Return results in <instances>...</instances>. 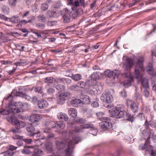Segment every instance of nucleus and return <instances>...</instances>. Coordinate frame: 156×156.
I'll use <instances>...</instances> for the list:
<instances>
[{"mask_svg": "<svg viewBox=\"0 0 156 156\" xmlns=\"http://www.w3.org/2000/svg\"><path fill=\"white\" fill-rule=\"evenodd\" d=\"M81 140V139L80 137H77L70 140L68 139L66 143H65L61 139H57L55 140V144L57 149L60 150L63 149L66 144L67 145V148L65 150V156H72L73 148H74L73 145L78 143Z\"/></svg>", "mask_w": 156, "mask_h": 156, "instance_id": "obj_1", "label": "nucleus"}, {"mask_svg": "<svg viewBox=\"0 0 156 156\" xmlns=\"http://www.w3.org/2000/svg\"><path fill=\"white\" fill-rule=\"evenodd\" d=\"M144 58L143 57H140L138 59L136 63V65L135 69V73L136 78L139 80H142V84L143 87L146 89L149 88L148 81L146 78L143 79L142 75L140 73V70L142 71L144 70V68L143 65Z\"/></svg>", "mask_w": 156, "mask_h": 156, "instance_id": "obj_2", "label": "nucleus"}, {"mask_svg": "<svg viewBox=\"0 0 156 156\" xmlns=\"http://www.w3.org/2000/svg\"><path fill=\"white\" fill-rule=\"evenodd\" d=\"M133 64V60L130 58L127 59L126 62L124 64L123 67L125 72L124 73V76L125 77V80L123 83V86L126 88H128L132 85V82L133 81L132 76L129 72L130 69Z\"/></svg>", "mask_w": 156, "mask_h": 156, "instance_id": "obj_3", "label": "nucleus"}, {"mask_svg": "<svg viewBox=\"0 0 156 156\" xmlns=\"http://www.w3.org/2000/svg\"><path fill=\"white\" fill-rule=\"evenodd\" d=\"M44 126L45 127L47 126V127L44 129V133H48L47 137L48 139L54 138H55V135L53 133L50 132V130L51 129L57 128L58 130H56L55 131L59 133H61L62 131L59 129H63L65 127V125L62 122L58 124H56L53 122H48L44 124Z\"/></svg>", "mask_w": 156, "mask_h": 156, "instance_id": "obj_4", "label": "nucleus"}, {"mask_svg": "<svg viewBox=\"0 0 156 156\" xmlns=\"http://www.w3.org/2000/svg\"><path fill=\"white\" fill-rule=\"evenodd\" d=\"M89 128H94V126L91 124H85L80 127L76 126L74 124L71 123L68 127V129L69 130V135H71L74 133L81 132L83 129Z\"/></svg>", "mask_w": 156, "mask_h": 156, "instance_id": "obj_5", "label": "nucleus"}, {"mask_svg": "<svg viewBox=\"0 0 156 156\" xmlns=\"http://www.w3.org/2000/svg\"><path fill=\"white\" fill-rule=\"evenodd\" d=\"M7 121L12 125H15V128L21 129L25 127L27 125V122H25L20 121L18 119L14 118L12 116H9L6 118Z\"/></svg>", "mask_w": 156, "mask_h": 156, "instance_id": "obj_6", "label": "nucleus"}, {"mask_svg": "<svg viewBox=\"0 0 156 156\" xmlns=\"http://www.w3.org/2000/svg\"><path fill=\"white\" fill-rule=\"evenodd\" d=\"M20 96L25 98L26 96V95L25 93H23L22 92H18L16 90H12L11 93L7 97L4 98L5 100H7L8 99H10L9 102L7 107L9 108L10 109H12L11 107L13 106V98L14 96Z\"/></svg>", "mask_w": 156, "mask_h": 156, "instance_id": "obj_7", "label": "nucleus"}, {"mask_svg": "<svg viewBox=\"0 0 156 156\" xmlns=\"http://www.w3.org/2000/svg\"><path fill=\"white\" fill-rule=\"evenodd\" d=\"M139 149L141 150H145L146 151L148 152L151 153L152 156H156V151H153L152 147L150 145V142L148 140H146L144 144H141L139 147Z\"/></svg>", "mask_w": 156, "mask_h": 156, "instance_id": "obj_8", "label": "nucleus"}, {"mask_svg": "<svg viewBox=\"0 0 156 156\" xmlns=\"http://www.w3.org/2000/svg\"><path fill=\"white\" fill-rule=\"evenodd\" d=\"M126 112L124 110H122L119 107H116L111 112L112 117L115 116L117 119L123 118L126 115Z\"/></svg>", "mask_w": 156, "mask_h": 156, "instance_id": "obj_9", "label": "nucleus"}, {"mask_svg": "<svg viewBox=\"0 0 156 156\" xmlns=\"http://www.w3.org/2000/svg\"><path fill=\"white\" fill-rule=\"evenodd\" d=\"M72 95L71 93L68 92L60 93L58 96L57 103L61 105L63 104L66 99H68L71 97Z\"/></svg>", "mask_w": 156, "mask_h": 156, "instance_id": "obj_10", "label": "nucleus"}, {"mask_svg": "<svg viewBox=\"0 0 156 156\" xmlns=\"http://www.w3.org/2000/svg\"><path fill=\"white\" fill-rule=\"evenodd\" d=\"M120 72L117 70H115L111 72L110 70H107L104 72V74L106 76L111 79V80L113 81L115 78H118Z\"/></svg>", "mask_w": 156, "mask_h": 156, "instance_id": "obj_11", "label": "nucleus"}, {"mask_svg": "<svg viewBox=\"0 0 156 156\" xmlns=\"http://www.w3.org/2000/svg\"><path fill=\"white\" fill-rule=\"evenodd\" d=\"M72 10L70 12V10L66 9V12L69 14V16L71 18L75 19L77 16L80 14L81 9H77L75 7H73L72 8Z\"/></svg>", "mask_w": 156, "mask_h": 156, "instance_id": "obj_12", "label": "nucleus"}, {"mask_svg": "<svg viewBox=\"0 0 156 156\" xmlns=\"http://www.w3.org/2000/svg\"><path fill=\"white\" fill-rule=\"evenodd\" d=\"M128 106L130 105V108L131 110L134 113L137 112L138 111V104L134 102H132L131 101L127 100L126 103Z\"/></svg>", "mask_w": 156, "mask_h": 156, "instance_id": "obj_13", "label": "nucleus"}, {"mask_svg": "<svg viewBox=\"0 0 156 156\" xmlns=\"http://www.w3.org/2000/svg\"><path fill=\"white\" fill-rule=\"evenodd\" d=\"M101 100L105 103L110 104L112 101V96L108 93H103L101 97Z\"/></svg>", "mask_w": 156, "mask_h": 156, "instance_id": "obj_14", "label": "nucleus"}, {"mask_svg": "<svg viewBox=\"0 0 156 156\" xmlns=\"http://www.w3.org/2000/svg\"><path fill=\"white\" fill-rule=\"evenodd\" d=\"M41 118L40 115L38 114L31 115L30 116L29 120L33 123L38 122Z\"/></svg>", "mask_w": 156, "mask_h": 156, "instance_id": "obj_15", "label": "nucleus"}, {"mask_svg": "<svg viewBox=\"0 0 156 156\" xmlns=\"http://www.w3.org/2000/svg\"><path fill=\"white\" fill-rule=\"evenodd\" d=\"M35 150V148L33 146L25 147L22 150V152L24 154H30L34 152Z\"/></svg>", "mask_w": 156, "mask_h": 156, "instance_id": "obj_16", "label": "nucleus"}, {"mask_svg": "<svg viewBox=\"0 0 156 156\" xmlns=\"http://www.w3.org/2000/svg\"><path fill=\"white\" fill-rule=\"evenodd\" d=\"M48 105V103L44 99L39 100L37 102V106L41 109L46 108Z\"/></svg>", "mask_w": 156, "mask_h": 156, "instance_id": "obj_17", "label": "nucleus"}, {"mask_svg": "<svg viewBox=\"0 0 156 156\" xmlns=\"http://www.w3.org/2000/svg\"><path fill=\"white\" fill-rule=\"evenodd\" d=\"M68 114L71 117L75 118L77 116V112L75 108H71L68 110Z\"/></svg>", "mask_w": 156, "mask_h": 156, "instance_id": "obj_18", "label": "nucleus"}, {"mask_svg": "<svg viewBox=\"0 0 156 156\" xmlns=\"http://www.w3.org/2000/svg\"><path fill=\"white\" fill-rule=\"evenodd\" d=\"M97 81L95 80L90 77V79L86 81V83L89 87H96Z\"/></svg>", "mask_w": 156, "mask_h": 156, "instance_id": "obj_19", "label": "nucleus"}, {"mask_svg": "<svg viewBox=\"0 0 156 156\" xmlns=\"http://www.w3.org/2000/svg\"><path fill=\"white\" fill-rule=\"evenodd\" d=\"M141 134L142 136L144 137V138L147 139L146 140H148L149 142H150V136L151 135V133L149 131H147L144 130L142 131Z\"/></svg>", "mask_w": 156, "mask_h": 156, "instance_id": "obj_20", "label": "nucleus"}, {"mask_svg": "<svg viewBox=\"0 0 156 156\" xmlns=\"http://www.w3.org/2000/svg\"><path fill=\"white\" fill-rule=\"evenodd\" d=\"M26 129L27 131L32 134L35 131V128L33 126L32 123H29L27 122L26 126Z\"/></svg>", "mask_w": 156, "mask_h": 156, "instance_id": "obj_21", "label": "nucleus"}, {"mask_svg": "<svg viewBox=\"0 0 156 156\" xmlns=\"http://www.w3.org/2000/svg\"><path fill=\"white\" fill-rule=\"evenodd\" d=\"M11 113V109L9 110L6 109H5L3 110L0 111V114L2 115H7L6 117V119L7 117H9V116H12L13 117V116L12 115H10V114Z\"/></svg>", "mask_w": 156, "mask_h": 156, "instance_id": "obj_22", "label": "nucleus"}, {"mask_svg": "<svg viewBox=\"0 0 156 156\" xmlns=\"http://www.w3.org/2000/svg\"><path fill=\"white\" fill-rule=\"evenodd\" d=\"M57 116L58 119L62 121H67L69 119L67 115L62 113H58Z\"/></svg>", "mask_w": 156, "mask_h": 156, "instance_id": "obj_23", "label": "nucleus"}, {"mask_svg": "<svg viewBox=\"0 0 156 156\" xmlns=\"http://www.w3.org/2000/svg\"><path fill=\"white\" fill-rule=\"evenodd\" d=\"M44 150L47 153L51 152L53 151V148L52 145L48 143L45 144Z\"/></svg>", "mask_w": 156, "mask_h": 156, "instance_id": "obj_24", "label": "nucleus"}, {"mask_svg": "<svg viewBox=\"0 0 156 156\" xmlns=\"http://www.w3.org/2000/svg\"><path fill=\"white\" fill-rule=\"evenodd\" d=\"M15 153V152L10 150H7L3 152L2 153L0 154L1 156H12Z\"/></svg>", "mask_w": 156, "mask_h": 156, "instance_id": "obj_25", "label": "nucleus"}, {"mask_svg": "<svg viewBox=\"0 0 156 156\" xmlns=\"http://www.w3.org/2000/svg\"><path fill=\"white\" fill-rule=\"evenodd\" d=\"M110 123L108 121H104L100 123L99 125L101 128L107 129L109 126Z\"/></svg>", "mask_w": 156, "mask_h": 156, "instance_id": "obj_26", "label": "nucleus"}, {"mask_svg": "<svg viewBox=\"0 0 156 156\" xmlns=\"http://www.w3.org/2000/svg\"><path fill=\"white\" fill-rule=\"evenodd\" d=\"M9 19V21L14 23H18L20 20L19 16H13Z\"/></svg>", "mask_w": 156, "mask_h": 156, "instance_id": "obj_27", "label": "nucleus"}, {"mask_svg": "<svg viewBox=\"0 0 156 156\" xmlns=\"http://www.w3.org/2000/svg\"><path fill=\"white\" fill-rule=\"evenodd\" d=\"M81 100L75 99L71 101V104L73 107H77L78 104L81 103Z\"/></svg>", "mask_w": 156, "mask_h": 156, "instance_id": "obj_28", "label": "nucleus"}, {"mask_svg": "<svg viewBox=\"0 0 156 156\" xmlns=\"http://www.w3.org/2000/svg\"><path fill=\"white\" fill-rule=\"evenodd\" d=\"M47 13L49 17H55L57 15L56 11L52 10L48 11Z\"/></svg>", "mask_w": 156, "mask_h": 156, "instance_id": "obj_29", "label": "nucleus"}, {"mask_svg": "<svg viewBox=\"0 0 156 156\" xmlns=\"http://www.w3.org/2000/svg\"><path fill=\"white\" fill-rule=\"evenodd\" d=\"M68 13H66L63 15L62 16V19L64 23H68L70 21V19L69 15L67 14Z\"/></svg>", "mask_w": 156, "mask_h": 156, "instance_id": "obj_30", "label": "nucleus"}, {"mask_svg": "<svg viewBox=\"0 0 156 156\" xmlns=\"http://www.w3.org/2000/svg\"><path fill=\"white\" fill-rule=\"evenodd\" d=\"M71 77L74 80L77 81L81 80V76L79 74H75L74 75L73 74Z\"/></svg>", "mask_w": 156, "mask_h": 156, "instance_id": "obj_31", "label": "nucleus"}, {"mask_svg": "<svg viewBox=\"0 0 156 156\" xmlns=\"http://www.w3.org/2000/svg\"><path fill=\"white\" fill-rule=\"evenodd\" d=\"M90 99L88 96L84 97L82 100H81V103L83 104H87L89 103Z\"/></svg>", "mask_w": 156, "mask_h": 156, "instance_id": "obj_32", "label": "nucleus"}, {"mask_svg": "<svg viewBox=\"0 0 156 156\" xmlns=\"http://www.w3.org/2000/svg\"><path fill=\"white\" fill-rule=\"evenodd\" d=\"M54 81L56 82L55 79L51 77H47L44 80V82L47 83H52Z\"/></svg>", "mask_w": 156, "mask_h": 156, "instance_id": "obj_33", "label": "nucleus"}, {"mask_svg": "<svg viewBox=\"0 0 156 156\" xmlns=\"http://www.w3.org/2000/svg\"><path fill=\"white\" fill-rule=\"evenodd\" d=\"M20 0H8V4L9 5L12 7H14L16 6L17 2Z\"/></svg>", "mask_w": 156, "mask_h": 156, "instance_id": "obj_34", "label": "nucleus"}, {"mask_svg": "<svg viewBox=\"0 0 156 156\" xmlns=\"http://www.w3.org/2000/svg\"><path fill=\"white\" fill-rule=\"evenodd\" d=\"M37 18L39 21L41 22H44L46 20V17L42 14H40L39 15Z\"/></svg>", "mask_w": 156, "mask_h": 156, "instance_id": "obj_35", "label": "nucleus"}, {"mask_svg": "<svg viewBox=\"0 0 156 156\" xmlns=\"http://www.w3.org/2000/svg\"><path fill=\"white\" fill-rule=\"evenodd\" d=\"M40 132L39 131H37V132L35 133V132L32 134H31L29 135L30 136L33 137L35 138V140H37L39 139V135L38 134L40 133Z\"/></svg>", "mask_w": 156, "mask_h": 156, "instance_id": "obj_36", "label": "nucleus"}, {"mask_svg": "<svg viewBox=\"0 0 156 156\" xmlns=\"http://www.w3.org/2000/svg\"><path fill=\"white\" fill-rule=\"evenodd\" d=\"M87 120L84 119L80 118L77 119H75L74 122L77 123L84 124L86 123Z\"/></svg>", "mask_w": 156, "mask_h": 156, "instance_id": "obj_37", "label": "nucleus"}, {"mask_svg": "<svg viewBox=\"0 0 156 156\" xmlns=\"http://www.w3.org/2000/svg\"><path fill=\"white\" fill-rule=\"evenodd\" d=\"M126 117H127L126 120L129 121H131V122L133 121V118L134 116L133 115H131L129 113L126 112Z\"/></svg>", "mask_w": 156, "mask_h": 156, "instance_id": "obj_38", "label": "nucleus"}, {"mask_svg": "<svg viewBox=\"0 0 156 156\" xmlns=\"http://www.w3.org/2000/svg\"><path fill=\"white\" fill-rule=\"evenodd\" d=\"M10 131L14 133L20 134L22 133V130H20V129H18V128H12L11 130H10Z\"/></svg>", "mask_w": 156, "mask_h": 156, "instance_id": "obj_39", "label": "nucleus"}, {"mask_svg": "<svg viewBox=\"0 0 156 156\" xmlns=\"http://www.w3.org/2000/svg\"><path fill=\"white\" fill-rule=\"evenodd\" d=\"M14 106L17 108H21L24 105L23 103L20 102H16L14 104Z\"/></svg>", "mask_w": 156, "mask_h": 156, "instance_id": "obj_40", "label": "nucleus"}, {"mask_svg": "<svg viewBox=\"0 0 156 156\" xmlns=\"http://www.w3.org/2000/svg\"><path fill=\"white\" fill-rule=\"evenodd\" d=\"M90 78L96 80L99 79V75L98 73L97 72L94 73L90 76Z\"/></svg>", "mask_w": 156, "mask_h": 156, "instance_id": "obj_41", "label": "nucleus"}, {"mask_svg": "<svg viewBox=\"0 0 156 156\" xmlns=\"http://www.w3.org/2000/svg\"><path fill=\"white\" fill-rule=\"evenodd\" d=\"M65 87L63 85L58 84L56 86V88L57 89L61 91H62L64 90Z\"/></svg>", "mask_w": 156, "mask_h": 156, "instance_id": "obj_42", "label": "nucleus"}, {"mask_svg": "<svg viewBox=\"0 0 156 156\" xmlns=\"http://www.w3.org/2000/svg\"><path fill=\"white\" fill-rule=\"evenodd\" d=\"M34 90L36 92H38V93L42 94L43 93L42 88L41 87H35Z\"/></svg>", "mask_w": 156, "mask_h": 156, "instance_id": "obj_43", "label": "nucleus"}, {"mask_svg": "<svg viewBox=\"0 0 156 156\" xmlns=\"http://www.w3.org/2000/svg\"><path fill=\"white\" fill-rule=\"evenodd\" d=\"M78 87H80L82 88H84L87 85L86 82L80 81L78 83Z\"/></svg>", "mask_w": 156, "mask_h": 156, "instance_id": "obj_44", "label": "nucleus"}, {"mask_svg": "<svg viewBox=\"0 0 156 156\" xmlns=\"http://www.w3.org/2000/svg\"><path fill=\"white\" fill-rule=\"evenodd\" d=\"M48 8V4L46 3H45L42 4L41 6V9L43 10H47Z\"/></svg>", "mask_w": 156, "mask_h": 156, "instance_id": "obj_45", "label": "nucleus"}, {"mask_svg": "<svg viewBox=\"0 0 156 156\" xmlns=\"http://www.w3.org/2000/svg\"><path fill=\"white\" fill-rule=\"evenodd\" d=\"M19 109L20 108H12V109H11V113L14 114H15L16 113H18L20 112Z\"/></svg>", "mask_w": 156, "mask_h": 156, "instance_id": "obj_46", "label": "nucleus"}, {"mask_svg": "<svg viewBox=\"0 0 156 156\" xmlns=\"http://www.w3.org/2000/svg\"><path fill=\"white\" fill-rule=\"evenodd\" d=\"M73 74L71 70L70 69L66 71L65 76H66L71 77Z\"/></svg>", "mask_w": 156, "mask_h": 156, "instance_id": "obj_47", "label": "nucleus"}, {"mask_svg": "<svg viewBox=\"0 0 156 156\" xmlns=\"http://www.w3.org/2000/svg\"><path fill=\"white\" fill-rule=\"evenodd\" d=\"M78 86L77 85L71 86L69 88V89L72 91L77 90Z\"/></svg>", "mask_w": 156, "mask_h": 156, "instance_id": "obj_48", "label": "nucleus"}, {"mask_svg": "<svg viewBox=\"0 0 156 156\" xmlns=\"http://www.w3.org/2000/svg\"><path fill=\"white\" fill-rule=\"evenodd\" d=\"M36 26L38 28L41 29H44L45 27V25L44 23H38L36 24Z\"/></svg>", "mask_w": 156, "mask_h": 156, "instance_id": "obj_49", "label": "nucleus"}, {"mask_svg": "<svg viewBox=\"0 0 156 156\" xmlns=\"http://www.w3.org/2000/svg\"><path fill=\"white\" fill-rule=\"evenodd\" d=\"M65 78H58L56 80V82L58 83V82H60L61 83L65 84Z\"/></svg>", "mask_w": 156, "mask_h": 156, "instance_id": "obj_50", "label": "nucleus"}, {"mask_svg": "<svg viewBox=\"0 0 156 156\" xmlns=\"http://www.w3.org/2000/svg\"><path fill=\"white\" fill-rule=\"evenodd\" d=\"M57 23V22L56 21H48V25L49 26L52 27L55 25Z\"/></svg>", "mask_w": 156, "mask_h": 156, "instance_id": "obj_51", "label": "nucleus"}, {"mask_svg": "<svg viewBox=\"0 0 156 156\" xmlns=\"http://www.w3.org/2000/svg\"><path fill=\"white\" fill-rule=\"evenodd\" d=\"M47 92L48 94H52L55 92V90L53 88H49L47 89Z\"/></svg>", "mask_w": 156, "mask_h": 156, "instance_id": "obj_52", "label": "nucleus"}, {"mask_svg": "<svg viewBox=\"0 0 156 156\" xmlns=\"http://www.w3.org/2000/svg\"><path fill=\"white\" fill-rule=\"evenodd\" d=\"M147 72L150 75H152L153 73V69L147 66L146 68Z\"/></svg>", "mask_w": 156, "mask_h": 156, "instance_id": "obj_53", "label": "nucleus"}, {"mask_svg": "<svg viewBox=\"0 0 156 156\" xmlns=\"http://www.w3.org/2000/svg\"><path fill=\"white\" fill-rule=\"evenodd\" d=\"M33 152L37 154H40L43 152V151L39 149H35L34 151Z\"/></svg>", "mask_w": 156, "mask_h": 156, "instance_id": "obj_54", "label": "nucleus"}, {"mask_svg": "<svg viewBox=\"0 0 156 156\" xmlns=\"http://www.w3.org/2000/svg\"><path fill=\"white\" fill-rule=\"evenodd\" d=\"M32 102L34 103H37L38 102V98L36 96H34L32 98L31 100Z\"/></svg>", "mask_w": 156, "mask_h": 156, "instance_id": "obj_55", "label": "nucleus"}, {"mask_svg": "<svg viewBox=\"0 0 156 156\" xmlns=\"http://www.w3.org/2000/svg\"><path fill=\"white\" fill-rule=\"evenodd\" d=\"M65 84L66 83L67 84H69L71 83L72 80L70 79L67 78H65Z\"/></svg>", "mask_w": 156, "mask_h": 156, "instance_id": "obj_56", "label": "nucleus"}, {"mask_svg": "<svg viewBox=\"0 0 156 156\" xmlns=\"http://www.w3.org/2000/svg\"><path fill=\"white\" fill-rule=\"evenodd\" d=\"M91 105L93 107H97L99 105L97 102L93 101L91 104Z\"/></svg>", "mask_w": 156, "mask_h": 156, "instance_id": "obj_57", "label": "nucleus"}, {"mask_svg": "<svg viewBox=\"0 0 156 156\" xmlns=\"http://www.w3.org/2000/svg\"><path fill=\"white\" fill-rule=\"evenodd\" d=\"M144 96L146 97H148L149 95V92L146 89H145V90H144Z\"/></svg>", "mask_w": 156, "mask_h": 156, "instance_id": "obj_58", "label": "nucleus"}, {"mask_svg": "<svg viewBox=\"0 0 156 156\" xmlns=\"http://www.w3.org/2000/svg\"><path fill=\"white\" fill-rule=\"evenodd\" d=\"M23 140L27 144H30L32 141V139H24Z\"/></svg>", "mask_w": 156, "mask_h": 156, "instance_id": "obj_59", "label": "nucleus"}, {"mask_svg": "<svg viewBox=\"0 0 156 156\" xmlns=\"http://www.w3.org/2000/svg\"><path fill=\"white\" fill-rule=\"evenodd\" d=\"M16 144L19 146H23V141L21 140H18L16 142Z\"/></svg>", "mask_w": 156, "mask_h": 156, "instance_id": "obj_60", "label": "nucleus"}, {"mask_svg": "<svg viewBox=\"0 0 156 156\" xmlns=\"http://www.w3.org/2000/svg\"><path fill=\"white\" fill-rule=\"evenodd\" d=\"M17 148V147H14V146L11 145L9 147V149L8 150H10L12 151H13V150H15Z\"/></svg>", "mask_w": 156, "mask_h": 156, "instance_id": "obj_61", "label": "nucleus"}, {"mask_svg": "<svg viewBox=\"0 0 156 156\" xmlns=\"http://www.w3.org/2000/svg\"><path fill=\"white\" fill-rule=\"evenodd\" d=\"M79 3L80 6H85V1L84 0H80Z\"/></svg>", "mask_w": 156, "mask_h": 156, "instance_id": "obj_62", "label": "nucleus"}, {"mask_svg": "<svg viewBox=\"0 0 156 156\" xmlns=\"http://www.w3.org/2000/svg\"><path fill=\"white\" fill-rule=\"evenodd\" d=\"M138 116L140 117L141 119H143L144 118V115L143 113H140L139 114Z\"/></svg>", "mask_w": 156, "mask_h": 156, "instance_id": "obj_63", "label": "nucleus"}, {"mask_svg": "<svg viewBox=\"0 0 156 156\" xmlns=\"http://www.w3.org/2000/svg\"><path fill=\"white\" fill-rule=\"evenodd\" d=\"M120 154L119 151H117L115 154H112V156H119Z\"/></svg>", "mask_w": 156, "mask_h": 156, "instance_id": "obj_64", "label": "nucleus"}]
</instances>
